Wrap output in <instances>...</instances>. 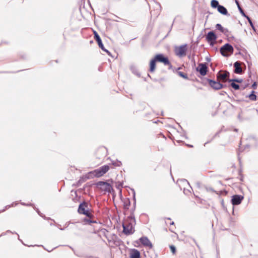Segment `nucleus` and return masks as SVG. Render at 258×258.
<instances>
[{"instance_id":"38","label":"nucleus","mask_w":258,"mask_h":258,"mask_svg":"<svg viewBox=\"0 0 258 258\" xmlns=\"http://www.w3.org/2000/svg\"><path fill=\"white\" fill-rule=\"evenodd\" d=\"M174 224V222H172L171 223H170V225H173Z\"/></svg>"},{"instance_id":"18","label":"nucleus","mask_w":258,"mask_h":258,"mask_svg":"<svg viewBox=\"0 0 258 258\" xmlns=\"http://www.w3.org/2000/svg\"><path fill=\"white\" fill-rule=\"evenodd\" d=\"M217 10L220 13L224 15L230 16V14H228L227 9L223 6L220 5L218 8Z\"/></svg>"},{"instance_id":"25","label":"nucleus","mask_w":258,"mask_h":258,"mask_svg":"<svg viewBox=\"0 0 258 258\" xmlns=\"http://www.w3.org/2000/svg\"><path fill=\"white\" fill-rule=\"evenodd\" d=\"M177 73L179 75V76H180L182 78H184L185 79H188V78L187 77V75L186 74H184L183 72H178Z\"/></svg>"},{"instance_id":"6","label":"nucleus","mask_w":258,"mask_h":258,"mask_svg":"<svg viewBox=\"0 0 258 258\" xmlns=\"http://www.w3.org/2000/svg\"><path fill=\"white\" fill-rule=\"evenodd\" d=\"M156 61L163 62L165 66H169L170 67L172 65L167 57H165L162 54H157L154 58Z\"/></svg>"},{"instance_id":"27","label":"nucleus","mask_w":258,"mask_h":258,"mask_svg":"<svg viewBox=\"0 0 258 258\" xmlns=\"http://www.w3.org/2000/svg\"><path fill=\"white\" fill-rule=\"evenodd\" d=\"M216 28L217 30H219L221 32L223 30L224 27L220 24H217L216 25Z\"/></svg>"},{"instance_id":"20","label":"nucleus","mask_w":258,"mask_h":258,"mask_svg":"<svg viewBox=\"0 0 258 258\" xmlns=\"http://www.w3.org/2000/svg\"><path fill=\"white\" fill-rule=\"evenodd\" d=\"M130 206V201L129 199L127 198L124 200L123 201V207L125 209H128Z\"/></svg>"},{"instance_id":"7","label":"nucleus","mask_w":258,"mask_h":258,"mask_svg":"<svg viewBox=\"0 0 258 258\" xmlns=\"http://www.w3.org/2000/svg\"><path fill=\"white\" fill-rule=\"evenodd\" d=\"M206 39L210 45L213 46L216 43L217 36L213 32L210 31L206 35Z\"/></svg>"},{"instance_id":"31","label":"nucleus","mask_w":258,"mask_h":258,"mask_svg":"<svg viewBox=\"0 0 258 258\" xmlns=\"http://www.w3.org/2000/svg\"><path fill=\"white\" fill-rule=\"evenodd\" d=\"M222 33H223L225 35H227L229 33V30L227 28H224L223 30L222 31Z\"/></svg>"},{"instance_id":"9","label":"nucleus","mask_w":258,"mask_h":258,"mask_svg":"<svg viewBox=\"0 0 258 258\" xmlns=\"http://www.w3.org/2000/svg\"><path fill=\"white\" fill-rule=\"evenodd\" d=\"M230 73L228 71H219L217 75L218 80H222L223 82L227 81V78L229 77Z\"/></svg>"},{"instance_id":"21","label":"nucleus","mask_w":258,"mask_h":258,"mask_svg":"<svg viewBox=\"0 0 258 258\" xmlns=\"http://www.w3.org/2000/svg\"><path fill=\"white\" fill-rule=\"evenodd\" d=\"M249 99L251 101H255L256 100V95L255 94L254 91H252L251 93L248 95Z\"/></svg>"},{"instance_id":"13","label":"nucleus","mask_w":258,"mask_h":258,"mask_svg":"<svg viewBox=\"0 0 258 258\" xmlns=\"http://www.w3.org/2000/svg\"><path fill=\"white\" fill-rule=\"evenodd\" d=\"M243 197L240 195H234L231 200L232 204L233 205H238L240 204L243 200Z\"/></svg>"},{"instance_id":"8","label":"nucleus","mask_w":258,"mask_h":258,"mask_svg":"<svg viewBox=\"0 0 258 258\" xmlns=\"http://www.w3.org/2000/svg\"><path fill=\"white\" fill-rule=\"evenodd\" d=\"M94 34L95 39L97 42L99 47L102 50H103L104 51L107 52V54L109 55H110V52L108 50H107L106 49H105L104 47L103 44V43L102 42L101 39L99 35L98 34V33L96 31L94 32Z\"/></svg>"},{"instance_id":"15","label":"nucleus","mask_w":258,"mask_h":258,"mask_svg":"<svg viewBox=\"0 0 258 258\" xmlns=\"http://www.w3.org/2000/svg\"><path fill=\"white\" fill-rule=\"evenodd\" d=\"M141 255L140 251L135 248L131 249L130 250V258H140Z\"/></svg>"},{"instance_id":"12","label":"nucleus","mask_w":258,"mask_h":258,"mask_svg":"<svg viewBox=\"0 0 258 258\" xmlns=\"http://www.w3.org/2000/svg\"><path fill=\"white\" fill-rule=\"evenodd\" d=\"M197 72H199L202 76L206 75L208 71V67L205 63H200L199 67L196 68Z\"/></svg>"},{"instance_id":"3","label":"nucleus","mask_w":258,"mask_h":258,"mask_svg":"<svg viewBox=\"0 0 258 258\" xmlns=\"http://www.w3.org/2000/svg\"><path fill=\"white\" fill-rule=\"evenodd\" d=\"M109 169V166L108 165H105L98 169L91 172L90 173H92L94 176L96 177H100L105 174Z\"/></svg>"},{"instance_id":"36","label":"nucleus","mask_w":258,"mask_h":258,"mask_svg":"<svg viewBox=\"0 0 258 258\" xmlns=\"http://www.w3.org/2000/svg\"><path fill=\"white\" fill-rule=\"evenodd\" d=\"M36 211H37V212L38 213V214H39V215H40L41 216H42H42L40 214V212H39V211L38 210V209H37V210H36Z\"/></svg>"},{"instance_id":"34","label":"nucleus","mask_w":258,"mask_h":258,"mask_svg":"<svg viewBox=\"0 0 258 258\" xmlns=\"http://www.w3.org/2000/svg\"><path fill=\"white\" fill-rule=\"evenodd\" d=\"M11 206H13V204H12L11 205H7L6 206V209H9V208H10Z\"/></svg>"},{"instance_id":"35","label":"nucleus","mask_w":258,"mask_h":258,"mask_svg":"<svg viewBox=\"0 0 258 258\" xmlns=\"http://www.w3.org/2000/svg\"><path fill=\"white\" fill-rule=\"evenodd\" d=\"M21 204L23 205H26V206H31L32 205L31 204H25L24 203H22Z\"/></svg>"},{"instance_id":"33","label":"nucleus","mask_w":258,"mask_h":258,"mask_svg":"<svg viewBox=\"0 0 258 258\" xmlns=\"http://www.w3.org/2000/svg\"><path fill=\"white\" fill-rule=\"evenodd\" d=\"M248 85H249V84L247 83L245 84L244 86H241L242 89H243V90L244 89L247 87H248Z\"/></svg>"},{"instance_id":"26","label":"nucleus","mask_w":258,"mask_h":258,"mask_svg":"<svg viewBox=\"0 0 258 258\" xmlns=\"http://www.w3.org/2000/svg\"><path fill=\"white\" fill-rule=\"evenodd\" d=\"M112 164L114 166L119 167L122 164L120 161L116 160L115 161H112Z\"/></svg>"},{"instance_id":"23","label":"nucleus","mask_w":258,"mask_h":258,"mask_svg":"<svg viewBox=\"0 0 258 258\" xmlns=\"http://www.w3.org/2000/svg\"><path fill=\"white\" fill-rule=\"evenodd\" d=\"M231 86L236 90H238L240 88L239 85L236 84L235 82H232V83H231Z\"/></svg>"},{"instance_id":"28","label":"nucleus","mask_w":258,"mask_h":258,"mask_svg":"<svg viewBox=\"0 0 258 258\" xmlns=\"http://www.w3.org/2000/svg\"><path fill=\"white\" fill-rule=\"evenodd\" d=\"M238 9L240 13V14L244 17H246L247 16L245 15V14L244 13V11H243V10L242 9V8L240 7V5H238Z\"/></svg>"},{"instance_id":"40","label":"nucleus","mask_w":258,"mask_h":258,"mask_svg":"<svg viewBox=\"0 0 258 258\" xmlns=\"http://www.w3.org/2000/svg\"><path fill=\"white\" fill-rule=\"evenodd\" d=\"M235 131L237 132V129H235Z\"/></svg>"},{"instance_id":"5","label":"nucleus","mask_w":258,"mask_h":258,"mask_svg":"<svg viewBox=\"0 0 258 258\" xmlns=\"http://www.w3.org/2000/svg\"><path fill=\"white\" fill-rule=\"evenodd\" d=\"M96 185L103 191L110 192L112 189L111 184L106 182L99 181L97 183Z\"/></svg>"},{"instance_id":"4","label":"nucleus","mask_w":258,"mask_h":258,"mask_svg":"<svg viewBox=\"0 0 258 258\" xmlns=\"http://www.w3.org/2000/svg\"><path fill=\"white\" fill-rule=\"evenodd\" d=\"M187 44H185L175 48V54L179 57H182L186 55L187 50Z\"/></svg>"},{"instance_id":"1","label":"nucleus","mask_w":258,"mask_h":258,"mask_svg":"<svg viewBox=\"0 0 258 258\" xmlns=\"http://www.w3.org/2000/svg\"><path fill=\"white\" fill-rule=\"evenodd\" d=\"M135 224V218L131 216L128 217L122 223L123 232L127 235L134 233Z\"/></svg>"},{"instance_id":"24","label":"nucleus","mask_w":258,"mask_h":258,"mask_svg":"<svg viewBox=\"0 0 258 258\" xmlns=\"http://www.w3.org/2000/svg\"><path fill=\"white\" fill-rule=\"evenodd\" d=\"M246 18L247 19L250 26L251 27L252 29L254 31H255V27L252 23V21L251 20L250 18L248 17V16H247L246 17Z\"/></svg>"},{"instance_id":"19","label":"nucleus","mask_w":258,"mask_h":258,"mask_svg":"<svg viewBox=\"0 0 258 258\" xmlns=\"http://www.w3.org/2000/svg\"><path fill=\"white\" fill-rule=\"evenodd\" d=\"M156 60L154 58L150 61V72H153L155 69L156 67Z\"/></svg>"},{"instance_id":"14","label":"nucleus","mask_w":258,"mask_h":258,"mask_svg":"<svg viewBox=\"0 0 258 258\" xmlns=\"http://www.w3.org/2000/svg\"><path fill=\"white\" fill-rule=\"evenodd\" d=\"M82 214H84L86 215L87 217H88V218H86L84 219V222H86V223L90 224L91 223L96 222L95 221L91 220V218L92 215L88 210H86L85 212H84Z\"/></svg>"},{"instance_id":"37","label":"nucleus","mask_w":258,"mask_h":258,"mask_svg":"<svg viewBox=\"0 0 258 258\" xmlns=\"http://www.w3.org/2000/svg\"><path fill=\"white\" fill-rule=\"evenodd\" d=\"M235 3L237 5V7H238V5H239L238 2L237 1H235Z\"/></svg>"},{"instance_id":"29","label":"nucleus","mask_w":258,"mask_h":258,"mask_svg":"<svg viewBox=\"0 0 258 258\" xmlns=\"http://www.w3.org/2000/svg\"><path fill=\"white\" fill-rule=\"evenodd\" d=\"M228 81L229 82H237V83H241L242 82V79H229Z\"/></svg>"},{"instance_id":"30","label":"nucleus","mask_w":258,"mask_h":258,"mask_svg":"<svg viewBox=\"0 0 258 258\" xmlns=\"http://www.w3.org/2000/svg\"><path fill=\"white\" fill-rule=\"evenodd\" d=\"M170 249H171V251H172V253H175V251H176V249H175V246H173V245H171V246H170Z\"/></svg>"},{"instance_id":"22","label":"nucleus","mask_w":258,"mask_h":258,"mask_svg":"<svg viewBox=\"0 0 258 258\" xmlns=\"http://www.w3.org/2000/svg\"><path fill=\"white\" fill-rule=\"evenodd\" d=\"M211 4V7L213 8H218V7L220 6L219 5L218 2L217 0H212Z\"/></svg>"},{"instance_id":"17","label":"nucleus","mask_w":258,"mask_h":258,"mask_svg":"<svg viewBox=\"0 0 258 258\" xmlns=\"http://www.w3.org/2000/svg\"><path fill=\"white\" fill-rule=\"evenodd\" d=\"M234 67L235 68L234 73L236 74H241L242 73V68L240 67V63L238 61H236L234 63Z\"/></svg>"},{"instance_id":"16","label":"nucleus","mask_w":258,"mask_h":258,"mask_svg":"<svg viewBox=\"0 0 258 258\" xmlns=\"http://www.w3.org/2000/svg\"><path fill=\"white\" fill-rule=\"evenodd\" d=\"M88 204L86 202H83L80 204L78 211L80 214H82L84 212H85L86 210V208H87Z\"/></svg>"},{"instance_id":"39","label":"nucleus","mask_w":258,"mask_h":258,"mask_svg":"<svg viewBox=\"0 0 258 258\" xmlns=\"http://www.w3.org/2000/svg\"><path fill=\"white\" fill-rule=\"evenodd\" d=\"M60 229L61 230H64V229H63L62 228H60Z\"/></svg>"},{"instance_id":"10","label":"nucleus","mask_w":258,"mask_h":258,"mask_svg":"<svg viewBox=\"0 0 258 258\" xmlns=\"http://www.w3.org/2000/svg\"><path fill=\"white\" fill-rule=\"evenodd\" d=\"M210 86L215 90H219L223 87V85L219 82L208 79Z\"/></svg>"},{"instance_id":"32","label":"nucleus","mask_w":258,"mask_h":258,"mask_svg":"<svg viewBox=\"0 0 258 258\" xmlns=\"http://www.w3.org/2000/svg\"><path fill=\"white\" fill-rule=\"evenodd\" d=\"M256 87H257L256 83V82H254L253 84L252 85L251 87L253 89H255L256 88Z\"/></svg>"},{"instance_id":"2","label":"nucleus","mask_w":258,"mask_h":258,"mask_svg":"<svg viewBox=\"0 0 258 258\" xmlns=\"http://www.w3.org/2000/svg\"><path fill=\"white\" fill-rule=\"evenodd\" d=\"M234 49L232 46L226 43L222 46L220 49V53L223 56L227 57L233 53Z\"/></svg>"},{"instance_id":"11","label":"nucleus","mask_w":258,"mask_h":258,"mask_svg":"<svg viewBox=\"0 0 258 258\" xmlns=\"http://www.w3.org/2000/svg\"><path fill=\"white\" fill-rule=\"evenodd\" d=\"M142 244L145 247H148L149 249L153 248V245L147 237H142L139 239Z\"/></svg>"}]
</instances>
